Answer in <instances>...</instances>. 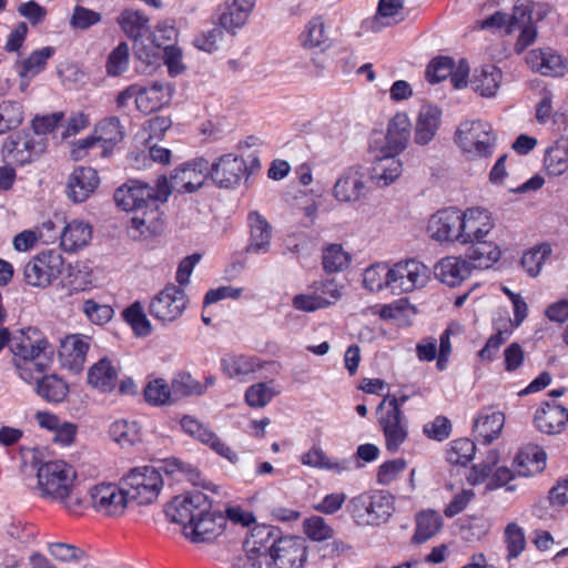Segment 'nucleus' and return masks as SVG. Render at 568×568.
<instances>
[{
    "label": "nucleus",
    "instance_id": "37",
    "mask_svg": "<svg viewBox=\"0 0 568 568\" xmlns=\"http://www.w3.org/2000/svg\"><path fill=\"white\" fill-rule=\"evenodd\" d=\"M221 367L230 378L243 381L251 374L261 368V363L256 357L246 355H227L222 358Z\"/></svg>",
    "mask_w": 568,
    "mask_h": 568
},
{
    "label": "nucleus",
    "instance_id": "28",
    "mask_svg": "<svg viewBox=\"0 0 568 568\" xmlns=\"http://www.w3.org/2000/svg\"><path fill=\"white\" fill-rule=\"evenodd\" d=\"M437 280L447 286L455 287L470 275V264L462 257L446 256L434 266Z\"/></svg>",
    "mask_w": 568,
    "mask_h": 568
},
{
    "label": "nucleus",
    "instance_id": "61",
    "mask_svg": "<svg viewBox=\"0 0 568 568\" xmlns=\"http://www.w3.org/2000/svg\"><path fill=\"white\" fill-rule=\"evenodd\" d=\"M82 312L87 318L95 325H104L113 317V308L106 304H100L93 300H87L82 304Z\"/></svg>",
    "mask_w": 568,
    "mask_h": 568
},
{
    "label": "nucleus",
    "instance_id": "49",
    "mask_svg": "<svg viewBox=\"0 0 568 568\" xmlns=\"http://www.w3.org/2000/svg\"><path fill=\"white\" fill-rule=\"evenodd\" d=\"M23 121V106L18 101L4 100L0 103V134L18 128Z\"/></svg>",
    "mask_w": 568,
    "mask_h": 568
},
{
    "label": "nucleus",
    "instance_id": "16",
    "mask_svg": "<svg viewBox=\"0 0 568 568\" xmlns=\"http://www.w3.org/2000/svg\"><path fill=\"white\" fill-rule=\"evenodd\" d=\"M92 507L105 516H120L129 501L125 489L115 484H99L90 489Z\"/></svg>",
    "mask_w": 568,
    "mask_h": 568
},
{
    "label": "nucleus",
    "instance_id": "7",
    "mask_svg": "<svg viewBox=\"0 0 568 568\" xmlns=\"http://www.w3.org/2000/svg\"><path fill=\"white\" fill-rule=\"evenodd\" d=\"M129 500L139 505L153 503L162 487L163 479L160 471L153 466H143L132 469L123 479Z\"/></svg>",
    "mask_w": 568,
    "mask_h": 568
},
{
    "label": "nucleus",
    "instance_id": "26",
    "mask_svg": "<svg viewBox=\"0 0 568 568\" xmlns=\"http://www.w3.org/2000/svg\"><path fill=\"white\" fill-rule=\"evenodd\" d=\"M173 87L166 81H154L150 85L140 87L136 108L148 114L162 109L171 101Z\"/></svg>",
    "mask_w": 568,
    "mask_h": 568
},
{
    "label": "nucleus",
    "instance_id": "2",
    "mask_svg": "<svg viewBox=\"0 0 568 568\" xmlns=\"http://www.w3.org/2000/svg\"><path fill=\"white\" fill-rule=\"evenodd\" d=\"M170 191L165 185V176L161 175L153 187L138 180H129L114 192L116 206L126 212H141L132 217V227L144 234L150 231L151 223L155 219L158 203L165 202Z\"/></svg>",
    "mask_w": 568,
    "mask_h": 568
},
{
    "label": "nucleus",
    "instance_id": "23",
    "mask_svg": "<svg viewBox=\"0 0 568 568\" xmlns=\"http://www.w3.org/2000/svg\"><path fill=\"white\" fill-rule=\"evenodd\" d=\"M90 342L91 337L83 334H70L63 337L58 352L62 366L75 373L82 371Z\"/></svg>",
    "mask_w": 568,
    "mask_h": 568
},
{
    "label": "nucleus",
    "instance_id": "8",
    "mask_svg": "<svg viewBox=\"0 0 568 568\" xmlns=\"http://www.w3.org/2000/svg\"><path fill=\"white\" fill-rule=\"evenodd\" d=\"M271 568H304L308 560V545L301 536L275 538L268 547Z\"/></svg>",
    "mask_w": 568,
    "mask_h": 568
},
{
    "label": "nucleus",
    "instance_id": "24",
    "mask_svg": "<svg viewBox=\"0 0 568 568\" xmlns=\"http://www.w3.org/2000/svg\"><path fill=\"white\" fill-rule=\"evenodd\" d=\"M224 524L225 518L222 515L207 509L206 513L196 516L191 525H185L183 534L193 542H209L222 534Z\"/></svg>",
    "mask_w": 568,
    "mask_h": 568
},
{
    "label": "nucleus",
    "instance_id": "18",
    "mask_svg": "<svg viewBox=\"0 0 568 568\" xmlns=\"http://www.w3.org/2000/svg\"><path fill=\"white\" fill-rule=\"evenodd\" d=\"M494 227L490 213L480 207L462 212L458 243L470 244L484 240Z\"/></svg>",
    "mask_w": 568,
    "mask_h": 568
},
{
    "label": "nucleus",
    "instance_id": "46",
    "mask_svg": "<svg viewBox=\"0 0 568 568\" xmlns=\"http://www.w3.org/2000/svg\"><path fill=\"white\" fill-rule=\"evenodd\" d=\"M53 47H43L40 50H34L30 55L21 62L19 75L21 78H33L44 70L47 61L54 54Z\"/></svg>",
    "mask_w": 568,
    "mask_h": 568
},
{
    "label": "nucleus",
    "instance_id": "4",
    "mask_svg": "<svg viewBox=\"0 0 568 568\" xmlns=\"http://www.w3.org/2000/svg\"><path fill=\"white\" fill-rule=\"evenodd\" d=\"M495 140L491 125L481 120L462 122L455 134L456 143L470 159L490 156Z\"/></svg>",
    "mask_w": 568,
    "mask_h": 568
},
{
    "label": "nucleus",
    "instance_id": "32",
    "mask_svg": "<svg viewBox=\"0 0 568 568\" xmlns=\"http://www.w3.org/2000/svg\"><path fill=\"white\" fill-rule=\"evenodd\" d=\"M442 111L432 104L420 108L416 124L414 142L418 145H427L436 135L440 124Z\"/></svg>",
    "mask_w": 568,
    "mask_h": 568
},
{
    "label": "nucleus",
    "instance_id": "57",
    "mask_svg": "<svg viewBox=\"0 0 568 568\" xmlns=\"http://www.w3.org/2000/svg\"><path fill=\"white\" fill-rule=\"evenodd\" d=\"M130 49L126 42H120L109 54L106 72L109 75L118 77L126 71L129 67Z\"/></svg>",
    "mask_w": 568,
    "mask_h": 568
},
{
    "label": "nucleus",
    "instance_id": "56",
    "mask_svg": "<svg viewBox=\"0 0 568 568\" xmlns=\"http://www.w3.org/2000/svg\"><path fill=\"white\" fill-rule=\"evenodd\" d=\"M476 454V445L468 438L453 440L447 452V460L452 464L466 465Z\"/></svg>",
    "mask_w": 568,
    "mask_h": 568
},
{
    "label": "nucleus",
    "instance_id": "50",
    "mask_svg": "<svg viewBox=\"0 0 568 568\" xmlns=\"http://www.w3.org/2000/svg\"><path fill=\"white\" fill-rule=\"evenodd\" d=\"M349 262L351 256L341 244H329L323 251L322 263L326 273L342 272Z\"/></svg>",
    "mask_w": 568,
    "mask_h": 568
},
{
    "label": "nucleus",
    "instance_id": "10",
    "mask_svg": "<svg viewBox=\"0 0 568 568\" xmlns=\"http://www.w3.org/2000/svg\"><path fill=\"white\" fill-rule=\"evenodd\" d=\"M62 255L57 251L48 250L39 253L26 264L24 280L31 286L44 288L62 273Z\"/></svg>",
    "mask_w": 568,
    "mask_h": 568
},
{
    "label": "nucleus",
    "instance_id": "31",
    "mask_svg": "<svg viewBox=\"0 0 568 568\" xmlns=\"http://www.w3.org/2000/svg\"><path fill=\"white\" fill-rule=\"evenodd\" d=\"M505 424V415L496 410L494 407H484L478 413L474 422V433L478 438H481L485 444L495 440Z\"/></svg>",
    "mask_w": 568,
    "mask_h": 568
},
{
    "label": "nucleus",
    "instance_id": "41",
    "mask_svg": "<svg viewBox=\"0 0 568 568\" xmlns=\"http://www.w3.org/2000/svg\"><path fill=\"white\" fill-rule=\"evenodd\" d=\"M41 374L34 373L32 381L37 382V393L43 399L50 403L62 402L68 394L67 384L57 375H47L40 377Z\"/></svg>",
    "mask_w": 568,
    "mask_h": 568
},
{
    "label": "nucleus",
    "instance_id": "15",
    "mask_svg": "<svg viewBox=\"0 0 568 568\" xmlns=\"http://www.w3.org/2000/svg\"><path fill=\"white\" fill-rule=\"evenodd\" d=\"M255 0H225L217 6L213 20L227 33L235 36L248 21Z\"/></svg>",
    "mask_w": 568,
    "mask_h": 568
},
{
    "label": "nucleus",
    "instance_id": "47",
    "mask_svg": "<svg viewBox=\"0 0 568 568\" xmlns=\"http://www.w3.org/2000/svg\"><path fill=\"white\" fill-rule=\"evenodd\" d=\"M144 399L153 406L171 405L174 403L171 385L163 378L150 381L143 390Z\"/></svg>",
    "mask_w": 568,
    "mask_h": 568
},
{
    "label": "nucleus",
    "instance_id": "39",
    "mask_svg": "<svg viewBox=\"0 0 568 568\" xmlns=\"http://www.w3.org/2000/svg\"><path fill=\"white\" fill-rule=\"evenodd\" d=\"M442 527L443 518L437 511L423 510L416 515V529L412 540L418 545L424 544L437 535Z\"/></svg>",
    "mask_w": 568,
    "mask_h": 568
},
{
    "label": "nucleus",
    "instance_id": "14",
    "mask_svg": "<svg viewBox=\"0 0 568 568\" xmlns=\"http://www.w3.org/2000/svg\"><path fill=\"white\" fill-rule=\"evenodd\" d=\"M385 403H388L389 408L385 415L381 416L379 424L385 436L386 448L389 452L395 453L407 438V425L403 413L399 409L397 397L388 395L379 404L378 410L383 409Z\"/></svg>",
    "mask_w": 568,
    "mask_h": 568
},
{
    "label": "nucleus",
    "instance_id": "60",
    "mask_svg": "<svg viewBox=\"0 0 568 568\" xmlns=\"http://www.w3.org/2000/svg\"><path fill=\"white\" fill-rule=\"evenodd\" d=\"M455 68V62L449 57H436L426 68V79L430 83H438L447 79Z\"/></svg>",
    "mask_w": 568,
    "mask_h": 568
},
{
    "label": "nucleus",
    "instance_id": "62",
    "mask_svg": "<svg viewBox=\"0 0 568 568\" xmlns=\"http://www.w3.org/2000/svg\"><path fill=\"white\" fill-rule=\"evenodd\" d=\"M101 20L102 16L100 12L83 6H75L70 19V26L73 29L87 30L92 26L100 23Z\"/></svg>",
    "mask_w": 568,
    "mask_h": 568
},
{
    "label": "nucleus",
    "instance_id": "22",
    "mask_svg": "<svg viewBox=\"0 0 568 568\" xmlns=\"http://www.w3.org/2000/svg\"><path fill=\"white\" fill-rule=\"evenodd\" d=\"M462 211L448 207L433 214L427 224L428 235L437 242H458Z\"/></svg>",
    "mask_w": 568,
    "mask_h": 568
},
{
    "label": "nucleus",
    "instance_id": "34",
    "mask_svg": "<svg viewBox=\"0 0 568 568\" xmlns=\"http://www.w3.org/2000/svg\"><path fill=\"white\" fill-rule=\"evenodd\" d=\"M92 229L88 223L73 220L69 222L61 234V246L65 252H75L89 244Z\"/></svg>",
    "mask_w": 568,
    "mask_h": 568
},
{
    "label": "nucleus",
    "instance_id": "25",
    "mask_svg": "<svg viewBox=\"0 0 568 568\" xmlns=\"http://www.w3.org/2000/svg\"><path fill=\"white\" fill-rule=\"evenodd\" d=\"M99 184L100 178L95 170L87 166H78L68 179V197L74 203H82L95 192Z\"/></svg>",
    "mask_w": 568,
    "mask_h": 568
},
{
    "label": "nucleus",
    "instance_id": "40",
    "mask_svg": "<svg viewBox=\"0 0 568 568\" xmlns=\"http://www.w3.org/2000/svg\"><path fill=\"white\" fill-rule=\"evenodd\" d=\"M301 462L303 465L334 471L336 474H342L351 469L349 462L329 458L323 449L316 446L303 454Z\"/></svg>",
    "mask_w": 568,
    "mask_h": 568
},
{
    "label": "nucleus",
    "instance_id": "3",
    "mask_svg": "<svg viewBox=\"0 0 568 568\" xmlns=\"http://www.w3.org/2000/svg\"><path fill=\"white\" fill-rule=\"evenodd\" d=\"M10 351L19 376L28 383L32 382L34 373L43 374L48 369L53 355V347L33 327L13 335Z\"/></svg>",
    "mask_w": 568,
    "mask_h": 568
},
{
    "label": "nucleus",
    "instance_id": "35",
    "mask_svg": "<svg viewBox=\"0 0 568 568\" xmlns=\"http://www.w3.org/2000/svg\"><path fill=\"white\" fill-rule=\"evenodd\" d=\"M501 70L493 64L476 69L471 79L473 89L481 97H494L500 87Z\"/></svg>",
    "mask_w": 568,
    "mask_h": 568
},
{
    "label": "nucleus",
    "instance_id": "30",
    "mask_svg": "<svg viewBox=\"0 0 568 568\" xmlns=\"http://www.w3.org/2000/svg\"><path fill=\"white\" fill-rule=\"evenodd\" d=\"M412 123L404 112L396 113L388 122L386 148L394 154L403 152L410 140Z\"/></svg>",
    "mask_w": 568,
    "mask_h": 568
},
{
    "label": "nucleus",
    "instance_id": "13",
    "mask_svg": "<svg viewBox=\"0 0 568 568\" xmlns=\"http://www.w3.org/2000/svg\"><path fill=\"white\" fill-rule=\"evenodd\" d=\"M211 509L209 497L199 490L176 496L166 505V517L176 524L191 525L196 516H200Z\"/></svg>",
    "mask_w": 568,
    "mask_h": 568
},
{
    "label": "nucleus",
    "instance_id": "64",
    "mask_svg": "<svg viewBox=\"0 0 568 568\" xmlns=\"http://www.w3.org/2000/svg\"><path fill=\"white\" fill-rule=\"evenodd\" d=\"M224 32L226 31L216 24V27L197 34L193 43L197 49L212 53L217 49L219 42L223 40Z\"/></svg>",
    "mask_w": 568,
    "mask_h": 568
},
{
    "label": "nucleus",
    "instance_id": "52",
    "mask_svg": "<svg viewBox=\"0 0 568 568\" xmlns=\"http://www.w3.org/2000/svg\"><path fill=\"white\" fill-rule=\"evenodd\" d=\"M544 164L549 175H561L568 170V149L561 145L550 146L545 153Z\"/></svg>",
    "mask_w": 568,
    "mask_h": 568
},
{
    "label": "nucleus",
    "instance_id": "6",
    "mask_svg": "<svg viewBox=\"0 0 568 568\" xmlns=\"http://www.w3.org/2000/svg\"><path fill=\"white\" fill-rule=\"evenodd\" d=\"M47 149V139L22 131L9 135L2 144L3 160L10 165H26L39 159Z\"/></svg>",
    "mask_w": 568,
    "mask_h": 568
},
{
    "label": "nucleus",
    "instance_id": "5",
    "mask_svg": "<svg viewBox=\"0 0 568 568\" xmlns=\"http://www.w3.org/2000/svg\"><path fill=\"white\" fill-rule=\"evenodd\" d=\"M349 513L359 526H378L392 515V497L383 491L361 494L349 501Z\"/></svg>",
    "mask_w": 568,
    "mask_h": 568
},
{
    "label": "nucleus",
    "instance_id": "42",
    "mask_svg": "<svg viewBox=\"0 0 568 568\" xmlns=\"http://www.w3.org/2000/svg\"><path fill=\"white\" fill-rule=\"evenodd\" d=\"M403 172V164L394 154L377 160L373 168L372 179L379 186H388L395 182Z\"/></svg>",
    "mask_w": 568,
    "mask_h": 568
},
{
    "label": "nucleus",
    "instance_id": "38",
    "mask_svg": "<svg viewBox=\"0 0 568 568\" xmlns=\"http://www.w3.org/2000/svg\"><path fill=\"white\" fill-rule=\"evenodd\" d=\"M467 257L474 268H488L500 258L499 247L490 241H478L470 243Z\"/></svg>",
    "mask_w": 568,
    "mask_h": 568
},
{
    "label": "nucleus",
    "instance_id": "54",
    "mask_svg": "<svg viewBox=\"0 0 568 568\" xmlns=\"http://www.w3.org/2000/svg\"><path fill=\"white\" fill-rule=\"evenodd\" d=\"M99 141L116 144L124 139L123 126L119 118L109 116L100 121L94 129Z\"/></svg>",
    "mask_w": 568,
    "mask_h": 568
},
{
    "label": "nucleus",
    "instance_id": "43",
    "mask_svg": "<svg viewBox=\"0 0 568 568\" xmlns=\"http://www.w3.org/2000/svg\"><path fill=\"white\" fill-rule=\"evenodd\" d=\"M122 31L134 41L149 30V18L139 10L125 9L116 18Z\"/></svg>",
    "mask_w": 568,
    "mask_h": 568
},
{
    "label": "nucleus",
    "instance_id": "19",
    "mask_svg": "<svg viewBox=\"0 0 568 568\" xmlns=\"http://www.w3.org/2000/svg\"><path fill=\"white\" fill-rule=\"evenodd\" d=\"M532 7L530 0H517L510 13L497 11L481 22V29H504L507 34L517 28L532 23Z\"/></svg>",
    "mask_w": 568,
    "mask_h": 568
},
{
    "label": "nucleus",
    "instance_id": "58",
    "mask_svg": "<svg viewBox=\"0 0 568 568\" xmlns=\"http://www.w3.org/2000/svg\"><path fill=\"white\" fill-rule=\"evenodd\" d=\"M504 537L507 547V559L517 558L526 547L524 530L516 523H510L505 528Z\"/></svg>",
    "mask_w": 568,
    "mask_h": 568
},
{
    "label": "nucleus",
    "instance_id": "63",
    "mask_svg": "<svg viewBox=\"0 0 568 568\" xmlns=\"http://www.w3.org/2000/svg\"><path fill=\"white\" fill-rule=\"evenodd\" d=\"M49 552L53 558L62 562L80 561L85 557L84 550L65 542L50 544Z\"/></svg>",
    "mask_w": 568,
    "mask_h": 568
},
{
    "label": "nucleus",
    "instance_id": "11",
    "mask_svg": "<svg viewBox=\"0 0 568 568\" xmlns=\"http://www.w3.org/2000/svg\"><path fill=\"white\" fill-rule=\"evenodd\" d=\"M430 270L416 260L400 261L390 266V292L409 293L424 287L429 280Z\"/></svg>",
    "mask_w": 568,
    "mask_h": 568
},
{
    "label": "nucleus",
    "instance_id": "33",
    "mask_svg": "<svg viewBox=\"0 0 568 568\" xmlns=\"http://www.w3.org/2000/svg\"><path fill=\"white\" fill-rule=\"evenodd\" d=\"M546 453L538 446H527L521 449L514 462L515 474L523 477L540 473L546 466Z\"/></svg>",
    "mask_w": 568,
    "mask_h": 568
},
{
    "label": "nucleus",
    "instance_id": "44",
    "mask_svg": "<svg viewBox=\"0 0 568 568\" xmlns=\"http://www.w3.org/2000/svg\"><path fill=\"white\" fill-rule=\"evenodd\" d=\"M171 389L173 400L176 402L184 397L203 395L206 387L199 381L194 379L190 373L179 372L172 378Z\"/></svg>",
    "mask_w": 568,
    "mask_h": 568
},
{
    "label": "nucleus",
    "instance_id": "53",
    "mask_svg": "<svg viewBox=\"0 0 568 568\" xmlns=\"http://www.w3.org/2000/svg\"><path fill=\"white\" fill-rule=\"evenodd\" d=\"M110 435L121 446H130L140 440L138 424L126 419L114 422L110 426Z\"/></svg>",
    "mask_w": 568,
    "mask_h": 568
},
{
    "label": "nucleus",
    "instance_id": "51",
    "mask_svg": "<svg viewBox=\"0 0 568 568\" xmlns=\"http://www.w3.org/2000/svg\"><path fill=\"white\" fill-rule=\"evenodd\" d=\"M390 266L387 264H375L367 267L364 272V286L371 292H378L383 288L390 291Z\"/></svg>",
    "mask_w": 568,
    "mask_h": 568
},
{
    "label": "nucleus",
    "instance_id": "12",
    "mask_svg": "<svg viewBox=\"0 0 568 568\" xmlns=\"http://www.w3.org/2000/svg\"><path fill=\"white\" fill-rule=\"evenodd\" d=\"M187 295L175 284H168L150 302L149 313L162 323L178 320L187 306Z\"/></svg>",
    "mask_w": 568,
    "mask_h": 568
},
{
    "label": "nucleus",
    "instance_id": "20",
    "mask_svg": "<svg viewBox=\"0 0 568 568\" xmlns=\"http://www.w3.org/2000/svg\"><path fill=\"white\" fill-rule=\"evenodd\" d=\"M273 535L274 530L270 526L254 527L250 539L245 541V552L236 556L230 568H263L264 554L261 549Z\"/></svg>",
    "mask_w": 568,
    "mask_h": 568
},
{
    "label": "nucleus",
    "instance_id": "55",
    "mask_svg": "<svg viewBox=\"0 0 568 568\" xmlns=\"http://www.w3.org/2000/svg\"><path fill=\"white\" fill-rule=\"evenodd\" d=\"M123 317L130 324L138 336H148L152 331V325L148 320L143 306L140 302L133 303L123 312Z\"/></svg>",
    "mask_w": 568,
    "mask_h": 568
},
{
    "label": "nucleus",
    "instance_id": "59",
    "mask_svg": "<svg viewBox=\"0 0 568 568\" xmlns=\"http://www.w3.org/2000/svg\"><path fill=\"white\" fill-rule=\"evenodd\" d=\"M304 534L314 541H325L332 539L334 529L323 517L312 516L303 523Z\"/></svg>",
    "mask_w": 568,
    "mask_h": 568
},
{
    "label": "nucleus",
    "instance_id": "45",
    "mask_svg": "<svg viewBox=\"0 0 568 568\" xmlns=\"http://www.w3.org/2000/svg\"><path fill=\"white\" fill-rule=\"evenodd\" d=\"M551 253L552 250L549 244L544 243L536 245L524 253L520 261L521 266L530 277H537Z\"/></svg>",
    "mask_w": 568,
    "mask_h": 568
},
{
    "label": "nucleus",
    "instance_id": "1",
    "mask_svg": "<svg viewBox=\"0 0 568 568\" xmlns=\"http://www.w3.org/2000/svg\"><path fill=\"white\" fill-rule=\"evenodd\" d=\"M31 465L37 469V490L40 496L59 503L71 514L82 507V497L75 491V470L63 460L42 463L38 452L31 454Z\"/></svg>",
    "mask_w": 568,
    "mask_h": 568
},
{
    "label": "nucleus",
    "instance_id": "21",
    "mask_svg": "<svg viewBox=\"0 0 568 568\" xmlns=\"http://www.w3.org/2000/svg\"><path fill=\"white\" fill-rule=\"evenodd\" d=\"M246 171L247 166L244 159L229 153L210 163L209 176L220 187L229 189L236 185Z\"/></svg>",
    "mask_w": 568,
    "mask_h": 568
},
{
    "label": "nucleus",
    "instance_id": "17",
    "mask_svg": "<svg viewBox=\"0 0 568 568\" xmlns=\"http://www.w3.org/2000/svg\"><path fill=\"white\" fill-rule=\"evenodd\" d=\"M368 193L365 173L358 165L347 168L333 186V196L341 203H355Z\"/></svg>",
    "mask_w": 568,
    "mask_h": 568
},
{
    "label": "nucleus",
    "instance_id": "9",
    "mask_svg": "<svg viewBox=\"0 0 568 568\" xmlns=\"http://www.w3.org/2000/svg\"><path fill=\"white\" fill-rule=\"evenodd\" d=\"M210 174V162L204 158H195L176 168L170 179L165 176V185L170 194L193 193L201 189Z\"/></svg>",
    "mask_w": 568,
    "mask_h": 568
},
{
    "label": "nucleus",
    "instance_id": "36",
    "mask_svg": "<svg viewBox=\"0 0 568 568\" xmlns=\"http://www.w3.org/2000/svg\"><path fill=\"white\" fill-rule=\"evenodd\" d=\"M116 379L118 372L106 357L101 358L88 372L89 384L103 393L113 390Z\"/></svg>",
    "mask_w": 568,
    "mask_h": 568
},
{
    "label": "nucleus",
    "instance_id": "48",
    "mask_svg": "<svg viewBox=\"0 0 568 568\" xmlns=\"http://www.w3.org/2000/svg\"><path fill=\"white\" fill-rule=\"evenodd\" d=\"M278 393L280 390L275 388L273 381L261 382L246 389L245 400L251 407L262 408L265 407Z\"/></svg>",
    "mask_w": 568,
    "mask_h": 568
},
{
    "label": "nucleus",
    "instance_id": "27",
    "mask_svg": "<svg viewBox=\"0 0 568 568\" xmlns=\"http://www.w3.org/2000/svg\"><path fill=\"white\" fill-rule=\"evenodd\" d=\"M568 420V409L561 405L544 403L534 415L536 428L545 434L554 435L562 432Z\"/></svg>",
    "mask_w": 568,
    "mask_h": 568
},
{
    "label": "nucleus",
    "instance_id": "29",
    "mask_svg": "<svg viewBox=\"0 0 568 568\" xmlns=\"http://www.w3.org/2000/svg\"><path fill=\"white\" fill-rule=\"evenodd\" d=\"M250 226V242L246 252L250 254H265L270 250L272 227L257 212H251L247 217Z\"/></svg>",
    "mask_w": 568,
    "mask_h": 568
}]
</instances>
